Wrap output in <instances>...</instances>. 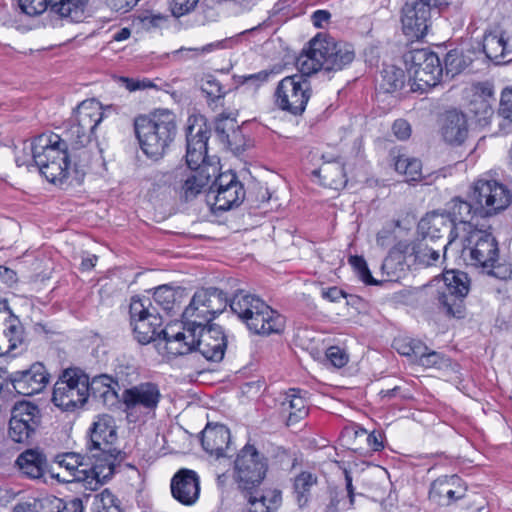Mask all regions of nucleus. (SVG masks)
<instances>
[{"instance_id":"obj_16","label":"nucleus","mask_w":512,"mask_h":512,"mask_svg":"<svg viewBox=\"0 0 512 512\" xmlns=\"http://www.w3.org/2000/svg\"><path fill=\"white\" fill-rule=\"evenodd\" d=\"M209 133L202 118L190 116L186 128V164L189 169H200L202 165H217L207 155Z\"/></svg>"},{"instance_id":"obj_36","label":"nucleus","mask_w":512,"mask_h":512,"mask_svg":"<svg viewBox=\"0 0 512 512\" xmlns=\"http://www.w3.org/2000/svg\"><path fill=\"white\" fill-rule=\"evenodd\" d=\"M480 267L482 273L500 280L512 277V258H485Z\"/></svg>"},{"instance_id":"obj_64","label":"nucleus","mask_w":512,"mask_h":512,"mask_svg":"<svg viewBox=\"0 0 512 512\" xmlns=\"http://www.w3.org/2000/svg\"><path fill=\"white\" fill-rule=\"evenodd\" d=\"M394 240V233L390 229L383 228L376 235V244L383 249L389 248Z\"/></svg>"},{"instance_id":"obj_47","label":"nucleus","mask_w":512,"mask_h":512,"mask_svg":"<svg viewBox=\"0 0 512 512\" xmlns=\"http://www.w3.org/2000/svg\"><path fill=\"white\" fill-rule=\"evenodd\" d=\"M153 299L164 311L171 313L175 306V292L170 287L163 285L155 289Z\"/></svg>"},{"instance_id":"obj_8","label":"nucleus","mask_w":512,"mask_h":512,"mask_svg":"<svg viewBox=\"0 0 512 512\" xmlns=\"http://www.w3.org/2000/svg\"><path fill=\"white\" fill-rule=\"evenodd\" d=\"M56 462L67 472V476L61 477L59 473L51 470L52 478L59 482H85L95 489L97 485L105 483L112 477L110 464H102L97 459L89 457V453L86 456L74 452L65 453L57 456Z\"/></svg>"},{"instance_id":"obj_59","label":"nucleus","mask_w":512,"mask_h":512,"mask_svg":"<svg viewBox=\"0 0 512 512\" xmlns=\"http://www.w3.org/2000/svg\"><path fill=\"white\" fill-rule=\"evenodd\" d=\"M139 20L146 28H155L160 26L166 20V17L161 14H152L149 11L142 12L138 16Z\"/></svg>"},{"instance_id":"obj_28","label":"nucleus","mask_w":512,"mask_h":512,"mask_svg":"<svg viewBox=\"0 0 512 512\" xmlns=\"http://www.w3.org/2000/svg\"><path fill=\"white\" fill-rule=\"evenodd\" d=\"M246 492L248 498L244 512H275L282 503L281 491L277 489H254Z\"/></svg>"},{"instance_id":"obj_48","label":"nucleus","mask_w":512,"mask_h":512,"mask_svg":"<svg viewBox=\"0 0 512 512\" xmlns=\"http://www.w3.org/2000/svg\"><path fill=\"white\" fill-rule=\"evenodd\" d=\"M34 431L29 424L19 422L16 418H11L9 421V437L16 443H24Z\"/></svg>"},{"instance_id":"obj_20","label":"nucleus","mask_w":512,"mask_h":512,"mask_svg":"<svg viewBox=\"0 0 512 512\" xmlns=\"http://www.w3.org/2000/svg\"><path fill=\"white\" fill-rule=\"evenodd\" d=\"M469 233V236L457 239V244L450 250L452 253L461 252V256H464L468 251V256H497L498 243L491 233L473 230Z\"/></svg>"},{"instance_id":"obj_63","label":"nucleus","mask_w":512,"mask_h":512,"mask_svg":"<svg viewBox=\"0 0 512 512\" xmlns=\"http://www.w3.org/2000/svg\"><path fill=\"white\" fill-rule=\"evenodd\" d=\"M125 83V87L129 91L144 90L155 87V84L149 79L134 80L132 78H122Z\"/></svg>"},{"instance_id":"obj_43","label":"nucleus","mask_w":512,"mask_h":512,"mask_svg":"<svg viewBox=\"0 0 512 512\" xmlns=\"http://www.w3.org/2000/svg\"><path fill=\"white\" fill-rule=\"evenodd\" d=\"M317 483V478L310 472H301L294 480V492L299 506L308 501L311 488Z\"/></svg>"},{"instance_id":"obj_1","label":"nucleus","mask_w":512,"mask_h":512,"mask_svg":"<svg viewBox=\"0 0 512 512\" xmlns=\"http://www.w3.org/2000/svg\"><path fill=\"white\" fill-rule=\"evenodd\" d=\"M229 304L231 311L247 328L258 335L280 334L286 319L259 297L238 290L228 301L225 293L215 287L197 290L189 305L182 312L183 327L200 328L210 323Z\"/></svg>"},{"instance_id":"obj_40","label":"nucleus","mask_w":512,"mask_h":512,"mask_svg":"<svg viewBox=\"0 0 512 512\" xmlns=\"http://www.w3.org/2000/svg\"><path fill=\"white\" fill-rule=\"evenodd\" d=\"M214 130L217 134L219 140L232 148V141L230 140V132L236 134L237 130V121L235 116L232 113L222 112L220 113L214 121Z\"/></svg>"},{"instance_id":"obj_6","label":"nucleus","mask_w":512,"mask_h":512,"mask_svg":"<svg viewBox=\"0 0 512 512\" xmlns=\"http://www.w3.org/2000/svg\"><path fill=\"white\" fill-rule=\"evenodd\" d=\"M35 168L51 183H63L70 174L68 143L57 134H42L28 147Z\"/></svg>"},{"instance_id":"obj_49","label":"nucleus","mask_w":512,"mask_h":512,"mask_svg":"<svg viewBox=\"0 0 512 512\" xmlns=\"http://www.w3.org/2000/svg\"><path fill=\"white\" fill-rule=\"evenodd\" d=\"M19 7L28 16H37L49 11L50 0H18Z\"/></svg>"},{"instance_id":"obj_51","label":"nucleus","mask_w":512,"mask_h":512,"mask_svg":"<svg viewBox=\"0 0 512 512\" xmlns=\"http://www.w3.org/2000/svg\"><path fill=\"white\" fill-rule=\"evenodd\" d=\"M349 263L353 266V268L357 271L358 277L368 285L378 284L372 275L365 262V258H348Z\"/></svg>"},{"instance_id":"obj_44","label":"nucleus","mask_w":512,"mask_h":512,"mask_svg":"<svg viewBox=\"0 0 512 512\" xmlns=\"http://www.w3.org/2000/svg\"><path fill=\"white\" fill-rule=\"evenodd\" d=\"M1 312H6L8 315L5 319L4 334L8 338L9 349H15L23 341V327L9 307L8 310H2Z\"/></svg>"},{"instance_id":"obj_42","label":"nucleus","mask_w":512,"mask_h":512,"mask_svg":"<svg viewBox=\"0 0 512 512\" xmlns=\"http://www.w3.org/2000/svg\"><path fill=\"white\" fill-rule=\"evenodd\" d=\"M11 418H16L19 422L29 424L35 430L39 424V409L32 403L20 402L14 406Z\"/></svg>"},{"instance_id":"obj_39","label":"nucleus","mask_w":512,"mask_h":512,"mask_svg":"<svg viewBox=\"0 0 512 512\" xmlns=\"http://www.w3.org/2000/svg\"><path fill=\"white\" fill-rule=\"evenodd\" d=\"M380 89L385 93L401 90L405 85L406 75L403 69L394 65H386L381 71Z\"/></svg>"},{"instance_id":"obj_25","label":"nucleus","mask_w":512,"mask_h":512,"mask_svg":"<svg viewBox=\"0 0 512 512\" xmlns=\"http://www.w3.org/2000/svg\"><path fill=\"white\" fill-rule=\"evenodd\" d=\"M230 431L224 425H207L202 431L201 444L203 449L216 458L227 457L230 449Z\"/></svg>"},{"instance_id":"obj_18","label":"nucleus","mask_w":512,"mask_h":512,"mask_svg":"<svg viewBox=\"0 0 512 512\" xmlns=\"http://www.w3.org/2000/svg\"><path fill=\"white\" fill-rule=\"evenodd\" d=\"M432 15L429 9L418 5L416 0H410L402 8V29L406 36L422 39L432 24Z\"/></svg>"},{"instance_id":"obj_57","label":"nucleus","mask_w":512,"mask_h":512,"mask_svg":"<svg viewBox=\"0 0 512 512\" xmlns=\"http://www.w3.org/2000/svg\"><path fill=\"white\" fill-rule=\"evenodd\" d=\"M326 357L337 368L345 366L348 361L345 352L337 346L329 347L326 351Z\"/></svg>"},{"instance_id":"obj_35","label":"nucleus","mask_w":512,"mask_h":512,"mask_svg":"<svg viewBox=\"0 0 512 512\" xmlns=\"http://www.w3.org/2000/svg\"><path fill=\"white\" fill-rule=\"evenodd\" d=\"M255 29L256 28H252L250 30H245L235 36L227 37L225 39L206 44L202 47L180 48L179 50L175 51V53L192 52L193 56H200V55L212 53L216 50L232 49L233 47H235L236 45L239 44V42L241 41V38L244 34L254 31Z\"/></svg>"},{"instance_id":"obj_14","label":"nucleus","mask_w":512,"mask_h":512,"mask_svg":"<svg viewBox=\"0 0 512 512\" xmlns=\"http://www.w3.org/2000/svg\"><path fill=\"white\" fill-rule=\"evenodd\" d=\"M404 62L419 89L432 88L438 85L444 77V68L440 57L434 51L423 48L408 51L403 56Z\"/></svg>"},{"instance_id":"obj_19","label":"nucleus","mask_w":512,"mask_h":512,"mask_svg":"<svg viewBox=\"0 0 512 512\" xmlns=\"http://www.w3.org/2000/svg\"><path fill=\"white\" fill-rule=\"evenodd\" d=\"M170 489L176 501L185 506H192L200 496L199 475L194 470L182 468L173 475Z\"/></svg>"},{"instance_id":"obj_26","label":"nucleus","mask_w":512,"mask_h":512,"mask_svg":"<svg viewBox=\"0 0 512 512\" xmlns=\"http://www.w3.org/2000/svg\"><path fill=\"white\" fill-rule=\"evenodd\" d=\"M443 139L452 145L462 144L468 135V123L465 114L457 110L447 111L441 127Z\"/></svg>"},{"instance_id":"obj_41","label":"nucleus","mask_w":512,"mask_h":512,"mask_svg":"<svg viewBox=\"0 0 512 512\" xmlns=\"http://www.w3.org/2000/svg\"><path fill=\"white\" fill-rule=\"evenodd\" d=\"M68 143V154L70 155V166L75 174V179L81 181L85 175L86 168L90 165L91 154L85 149V145L80 148L73 149V146Z\"/></svg>"},{"instance_id":"obj_62","label":"nucleus","mask_w":512,"mask_h":512,"mask_svg":"<svg viewBox=\"0 0 512 512\" xmlns=\"http://www.w3.org/2000/svg\"><path fill=\"white\" fill-rule=\"evenodd\" d=\"M139 0H107L108 7L119 13H126L134 8Z\"/></svg>"},{"instance_id":"obj_45","label":"nucleus","mask_w":512,"mask_h":512,"mask_svg":"<svg viewBox=\"0 0 512 512\" xmlns=\"http://www.w3.org/2000/svg\"><path fill=\"white\" fill-rule=\"evenodd\" d=\"M238 177L235 173L228 171L219 173V171L212 177L207 194L208 202L210 203L211 198H215V195L222 194V189H230L234 182H238Z\"/></svg>"},{"instance_id":"obj_38","label":"nucleus","mask_w":512,"mask_h":512,"mask_svg":"<svg viewBox=\"0 0 512 512\" xmlns=\"http://www.w3.org/2000/svg\"><path fill=\"white\" fill-rule=\"evenodd\" d=\"M395 170L406 177L407 182L419 181L422 179V163L417 158L399 154L394 157Z\"/></svg>"},{"instance_id":"obj_11","label":"nucleus","mask_w":512,"mask_h":512,"mask_svg":"<svg viewBox=\"0 0 512 512\" xmlns=\"http://www.w3.org/2000/svg\"><path fill=\"white\" fill-rule=\"evenodd\" d=\"M118 439L115 420L111 415L97 416L90 428V440L87 444L89 457L97 459L102 464H110L112 475L120 450L114 444Z\"/></svg>"},{"instance_id":"obj_55","label":"nucleus","mask_w":512,"mask_h":512,"mask_svg":"<svg viewBox=\"0 0 512 512\" xmlns=\"http://www.w3.org/2000/svg\"><path fill=\"white\" fill-rule=\"evenodd\" d=\"M39 506L41 512H63L65 509V503L62 499L56 496H47L43 498Z\"/></svg>"},{"instance_id":"obj_22","label":"nucleus","mask_w":512,"mask_h":512,"mask_svg":"<svg viewBox=\"0 0 512 512\" xmlns=\"http://www.w3.org/2000/svg\"><path fill=\"white\" fill-rule=\"evenodd\" d=\"M466 488L457 475L442 476L434 480L429 490V498L433 502L448 506L465 496Z\"/></svg>"},{"instance_id":"obj_2","label":"nucleus","mask_w":512,"mask_h":512,"mask_svg":"<svg viewBox=\"0 0 512 512\" xmlns=\"http://www.w3.org/2000/svg\"><path fill=\"white\" fill-rule=\"evenodd\" d=\"M512 203V192L502 182L491 178H479L473 182L464 199L453 197L445 204V209L452 219V230L448 242L444 245L443 256L453 250L459 238L458 229L462 226L464 231L472 232L477 224L475 218L486 219L506 210Z\"/></svg>"},{"instance_id":"obj_24","label":"nucleus","mask_w":512,"mask_h":512,"mask_svg":"<svg viewBox=\"0 0 512 512\" xmlns=\"http://www.w3.org/2000/svg\"><path fill=\"white\" fill-rule=\"evenodd\" d=\"M190 170V174L183 180L179 191V197L184 202L196 198L210 184L219 167L217 165H202L200 169Z\"/></svg>"},{"instance_id":"obj_61","label":"nucleus","mask_w":512,"mask_h":512,"mask_svg":"<svg viewBox=\"0 0 512 512\" xmlns=\"http://www.w3.org/2000/svg\"><path fill=\"white\" fill-rule=\"evenodd\" d=\"M392 130L399 140H406L411 135V126L404 119H398L393 123Z\"/></svg>"},{"instance_id":"obj_50","label":"nucleus","mask_w":512,"mask_h":512,"mask_svg":"<svg viewBox=\"0 0 512 512\" xmlns=\"http://www.w3.org/2000/svg\"><path fill=\"white\" fill-rule=\"evenodd\" d=\"M468 109L473 113L479 121L486 120L493 114L492 104L487 100L479 97H472L469 102Z\"/></svg>"},{"instance_id":"obj_52","label":"nucleus","mask_w":512,"mask_h":512,"mask_svg":"<svg viewBox=\"0 0 512 512\" xmlns=\"http://www.w3.org/2000/svg\"><path fill=\"white\" fill-rule=\"evenodd\" d=\"M199 0H170L169 6L171 13L174 17L180 18L186 14L192 12Z\"/></svg>"},{"instance_id":"obj_32","label":"nucleus","mask_w":512,"mask_h":512,"mask_svg":"<svg viewBox=\"0 0 512 512\" xmlns=\"http://www.w3.org/2000/svg\"><path fill=\"white\" fill-rule=\"evenodd\" d=\"M297 389H290L281 403L282 412H288L287 425H293L308 414L306 400L300 396Z\"/></svg>"},{"instance_id":"obj_37","label":"nucleus","mask_w":512,"mask_h":512,"mask_svg":"<svg viewBox=\"0 0 512 512\" xmlns=\"http://www.w3.org/2000/svg\"><path fill=\"white\" fill-rule=\"evenodd\" d=\"M471 63L472 60L469 57H466L461 50H450L446 53L444 62L442 63L445 79H452L464 71Z\"/></svg>"},{"instance_id":"obj_5","label":"nucleus","mask_w":512,"mask_h":512,"mask_svg":"<svg viewBox=\"0 0 512 512\" xmlns=\"http://www.w3.org/2000/svg\"><path fill=\"white\" fill-rule=\"evenodd\" d=\"M134 130L144 154L158 160L165 155L178 134L176 115L168 109L140 115L134 120Z\"/></svg>"},{"instance_id":"obj_12","label":"nucleus","mask_w":512,"mask_h":512,"mask_svg":"<svg viewBox=\"0 0 512 512\" xmlns=\"http://www.w3.org/2000/svg\"><path fill=\"white\" fill-rule=\"evenodd\" d=\"M470 290V280L465 272L447 270L443 273V283L438 288L436 301L438 309L448 317L464 318V299Z\"/></svg>"},{"instance_id":"obj_23","label":"nucleus","mask_w":512,"mask_h":512,"mask_svg":"<svg viewBox=\"0 0 512 512\" xmlns=\"http://www.w3.org/2000/svg\"><path fill=\"white\" fill-rule=\"evenodd\" d=\"M510 37L500 26L485 31L483 36V52L495 63H506L512 60Z\"/></svg>"},{"instance_id":"obj_30","label":"nucleus","mask_w":512,"mask_h":512,"mask_svg":"<svg viewBox=\"0 0 512 512\" xmlns=\"http://www.w3.org/2000/svg\"><path fill=\"white\" fill-rule=\"evenodd\" d=\"M88 0H50L49 15L67 23L83 21Z\"/></svg>"},{"instance_id":"obj_27","label":"nucleus","mask_w":512,"mask_h":512,"mask_svg":"<svg viewBox=\"0 0 512 512\" xmlns=\"http://www.w3.org/2000/svg\"><path fill=\"white\" fill-rule=\"evenodd\" d=\"M452 219L448 215L445 207L443 209L433 210L425 214L418 223V230L424 236L434 239L440 238L441 234L452 230Z\"/></svg>"},{"instance_id":"obj_33","label":"nucleus","mask_w":512,"mask_h":512,"mask_svg":"<svg viewBox=\"0 0 512 512\" xmlns=\"http://www.w3.org/2000/svg\"><path fill=\"white\" fill-rule=\"evenodd\" d=\"M245 199L244 185L238 181L230 186V189H222V194L215 195L213 198V207L215 210L227 211L233 207L239 206Z\"/></svg>"},{"instance_id":"obj_58","label":"nucleus","mask_w":512,"mask_h":512,"mask_svg":"<svg viewBox=\"0 0 512 512\" xmlns=\"http://www.w3.org/2000/svg\"><path fill=\"white\" fill-rule=\"evenodd\" d=\"M273 75L272 70H261L254 74L248 75L247 85L255 90L267 83Z\"/></svg>"},{"instance_id":"obj_9","label":"nucleus","mask_w":512,"mask_h":512,"mask_svg":"<svg viewBox=\"0 0 512 512\" xmlns=\"http://www.w3.org/2000/svg\"><path fill=\"white\" fill-rule=\"evenodd\" d=\"M129 315L134 336L140 344H148L158 338H162L166 342L163 331L170 327L176 331L175 325H168L164 329H160L162 317L150 298L132 297ZM164 349L166 350V345Z\"/></svg>"},{"instance_id":"obj_60","label":"nucleus","mask_w":512,"mask_h":512,"mask_svg":"<svg viewBox=\"0 0 512 512\" xmlns=\"http://www.w3.org/2000/svg\"><path fill=\"white\" fill-rule=\"evenodd\" d=\"M418 5L423 8L429 9L432 15H439L441 10L449 5V0H416Z\"/></svg>"},{"instance_id":"obj_13","label":"nucleus","mask_w":512,"mask_h":512,"mask_svg":"<svg viewBox=\"0 0 512 512\" xmlns=\"http://www.w3.org/2000/svg\"><path fill=\"white\" fill-rule=\"evenodd\" d=\"M103 117L104 113L99 102L95 100L81 102L70 119L69 126L63 133V139L70 142L73 149L86 145L90 142Z\"/></svg>"},{"instance_id":"obj_10","label":"nucleus","mask_w":512,"mask_h":512,"mask_svg":"<svg viewBox=\"0 0 512 512\" xmlns=\"http://www.w3.org/2000/svg\"><path fill=\"white\" fill-rule=\"evenodd\" d=\"M308 75L286 76L280 80L273 94L274 105L280 111L294 117L302 116L312 95Z\"/></svg>"},{"instance_id":"obj_15","label":"nucleus","mask_w":512,"mask_h":512,"mask_svg":"<svg viewBox=\"0 0 512 512\" xmlns=\"http://www.w3.org/2000/svg\"><path fill=\"white\" fill-rule=\"evenodd\" d=\"M267 470V458L250 444L240 450L234 461V478L243 491L256 489L264 480Z\"/></svg>"},{"instance_id":"obj_29","label":"nucleus","mask_w":512,"mask_h":512,"mask_svg":"<svg viewBox=\"0 0 512 512\" xmlns=\"http://www.w3.org/2000/svg\"><path fill=\"white\" fill-rule=\"evenodd\" d=\"M19 471L27 478L41 479L47 468V459L38 449H27L16 459Z\"/></svg>"},{"instance_id":"obj_54","label":"nucleus","mask_w":512,"mask_h":512,"mask_svg":"<svg viewBox=\"0 0 512 512\" xmlns=\"http://www.w3.org/2000/svg\"><path fill=\"white\" fill-rule=\"evenodd\" d=\"M419 364L426 368H441L445 362L444 357L435 351L431 352H419L418 355Z\"/></svg>"},{"instance_id":"obj_31","label":"nucleus","mask_w":512,"mask_h":512,"mask_svg":"<svg viewBox=\"0 0 512 512\" xmlns=\"http://www.w3.org/2000/svg\"><path fill=\"white\" fill-rule=\"evenodd\" d=\"M388 256H440L439 251L429 248L427 240H400L391 246Z\"/></svg>"},{"instance_id":"obj_17","label":"nucleus","mask_w":512,"mask_h":512,"mask_svg":"<svg viewBox=\"0 0 512 512\" xmlns=\"http://www.w3.org/2000/svg\"><path fill=\"white\" fill-rule=\"evenodd\" d=\"M49 382V374L43 364L37 362L28 369L9 374V383L20 395L32 396L40 393Z\"/></svg>"},{"instance_id":"obj_3","label":"nucleus","mask_w":512,"mask_h":512,"mask_svg":"<svg viewBox=\"0 0 512 512\" xmlns=\"http://www.w3.org/2000/svg\"><path fill=\"white\" fill-rule=\"evenodd\" d=\"M166 339V353L176 357L198 351L208 361L219 362L223 359L227 339L221 326L183 327L182 331L167 328L163 331Z\"/></svg>"},{"instance_id":"obj_7","label":"nucleus","mask_w":512,"mask_h":512,"mask_svg":"<svg viewBox=\"0 0 512 512\" xmlns=\"http://www.w3.org/2000/svg\"><path fill=\"white\" fill-rule=\"evenodd\" d=\"M111 378L106 375L96 377L89 383V377L78 368L65 369L56 381L52 394V402L62 411H74L82 407L88 400L90 390L102 385L101 396L110 392Z\"/></svg>"},{"instance_id":"obj_21","label":"nucleus","mask_w":512,"mask_h":512,"mask_svg":"<svg viewBox=\"0 0 512 512\" xmlns=\"http://www.w3.org/2000/svg\"><path fill=\"white\" fill-rule=\"evenodd\" d=\"M160 399L159 387L152 382L140 383L125 389L122 393V400L127 409L139 407L148 411L155 410Z\"/></svg>"},{"instance_id":"obj_53","label":"nucleus","mask_w":512,"mask_h":512,"mask_svg":"<svg viewBox=\"0 0 512 512\" xmlns=\"http://www.w3.org/2000/svg\"><path fill=\"white\" fill-rule=\"evenodd\" d=\"M498 113L504 121L512 124V88L502 91Z\"/></svg>"},{"instance_id":"obj_56","label":"nucleus","mask_w":512,"mask_h":512,"mask_svg":"<svg viewBox=\"0 0 512 512\" xmlns=\"http://www.w3.org/2000/svg\"><path fill=\"white\" fill-rule=\"evenodd\" d=\"M472 97H479L480 99L487 100L492 104L495 101L493 85L489 82H479L475 84Z\"/></svg>"},{"instance_id":"obj_4","label":"nucleus","mask_w":512,"mask_h":512,"mask_svg":"<svg viewBox=\"0 0 512 512\" xmlns=\"http://www.w3.org/2000/svg\"><path fill=\"white\" fill-rule=\"evenodd\" d=\"M354 59L355 50L352 44L318 34L309 41L308 50L299 55L296 66L304 75L330 73L345 69Z\"/></svg>"},{"instance_id":"obj_34","label":"nucleus","mask_w":512,"mask_h":512,"mask_svg":"<svg viewBox=\"0 0 512 512\" xmlns=\"http://www.w3.org/2000/svg\"><path fill=\"white\" fill-rule=\"evenodd\" d=\"M200 90L206 98L207 105L216 110L223 106L227 94L224 86L212 75H207L201 80Z\"/></svg>"},{"instance_id":"obj_46","label":"nucleus","mask_w":512,"mask_h":512,"mask_svg":"<svg viewBox=\"0 0 512 512\" xmlns=\"http://www.w3.org/2000/svg\"><path fill=\"white\" fill-rule=\"evenodd\" d=\"M92 505L94 512H121L118 499L109 489L96 494Z\"/></svg>"}]
</instances>
